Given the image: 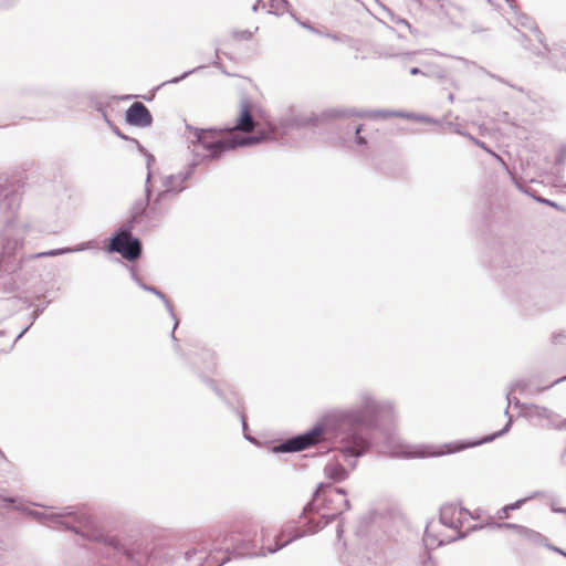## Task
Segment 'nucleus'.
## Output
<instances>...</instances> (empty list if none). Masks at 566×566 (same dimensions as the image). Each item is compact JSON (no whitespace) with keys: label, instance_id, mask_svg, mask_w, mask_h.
<instances>
[{"label":"nucleus","instance_id":"1","mask_svg":"<svg viewBox=\"0 0 566 566\" xmlns=\"http://www.w3.org/2000/svg\"><path fill=\"white\" fill-rule=\"evenodd\" d=\"M193 129V137L196 138L195 150L201 147L207 151L203 155L206 158H219L224 151L234 149L239 146H249L258 144L268 138L269 134H258L249 137H240L238 134H231L227 137L222 136V130L216 129Z\"/></svg>","mask_w":566,"mask_h":566},{"label":"nucleus","instance_id":"2","mask_svg":"<svg viewBox=\"0 0 566 566\" xmlns=\"http://www.w3.org/2000/svg\"><path fill=\"white\" fill-rule=\"evenodd\" d=\"M239 547L234 543L233 533L218 534L212 541L196 543L185 553L187 559H202L207 553H222L223 556L220 560L216 562V566L229 559L228 553L237 551Z\"/></svg>","mask_w":566,"mask_h":566},{"label":"nucleus","instance_id":"3","mask_svg":"<svg viewBox=\"0 0 566 566\" xmlns=\"http://www.w3.org/2000/svg\"><path fill=\"white\" fill-rule=\"evenodd\" d=\"M108 250L119 253L123 258L133 261L139 258L142 245L138 239L132 237L130 226H122L111 240Z\"/></svg>","mask_w":566,"mask_h":566},{"label":"nucleus","instance_id":"4","mask_svg":"<svg viewBox=\"0 0 566 566\" xmlns=\"http://www.w3.org/2000/svg\"><path fill=\"white\" fill-rule=\"evenodd\" d=\"M190 172H179L177 175H170L164 178L163 187L164 190L160 191L157 198L153 202L151 210H156L157 207L166 199L172 198L177 196L180 191L185 189V181L189 177Z\"/></svg>","mask_w":566,"mask_h":566},{"label":"nucleus","instance_id":"5","mask_svg":"<svg viewBox=\"0 0 566 566\" xmlns=\"http://www.w3.org/2000/svg\"><path fill=\"white\" fill-rule=\"evenodd\" d=\"M349 509V502L342 489H331L324 497V516L335 518Z\"/></svg>","mask_w":566,"mask_h":566},{"label":"nucleus","instance_id":"6","mask_svg":"<svg viewBox=\"0 0 566 566\" xmlns=\"http://www.w3.org/2000/svg\"><path fill=\"white\" fill-rule=\"evenodd\" d=\"M324 429L322 427H315L312 431L304 434L297 436L287 440L280 447L281 451L294 452L304 450L323 439Z\"/></svg>","mask_w":566,"mask_h":566},{"label":"nucleus","instance_id":"7","mask_svg":"<svg viewBox=\"0 0 566 566\" xmlns=\"http://www.w3.org/2000/svg\"><path fill=\"white\" fill-rule=\"evenodd\" d=\"M126 120L130 125L145 128L151 125L153 116L143 103L135 102L126 111Z\"/></svg>","mask_w":566,"mask_h":566},{"label":"nucleus","instance_id":"8","mask_svg":"<svg viewBox=\"0 0 566 566\" xmlns=\"http://www.w3.org/2000/svg\"><path fill=\"white\" fill-rule=\"evenodd\" d=\"M139 151L142 154L145 155L146 157V166H147V169H148V172H147V178H146V199L145 200H142L139 202H136L133 207V211H134V217H137L139 214H143L147 208V206L149 205V196H150V189H149V181L153 177V174H151V170H150V167L151 165L154 164L155 161V157L149 154L137 140H135Z\"/></svg>","mask_w":566,"mask_h":566},{"label":"nucleus","instance_id":"9","mask_svg":"<svg viewBox=\"0 0 566 566\" xmlns=\"http://www.w3.org/2000/svg\"><path fill=\"white\" fill-rule=\"evenodd\" d=\"M254 128V120L251 115V106L248 101H243L241 103L240 107V115L237 119V123L233 127H229L226 130L229 133V135L234 134V132H243L249 133L252 132Z\"/></svg>","mask_w":566,"mask_h":566},{"label":"nucleus","instance_id":"10","mask_svg":"<svg viewBox=\"0 0 566 566\" xmlns=\"http://www.w3.org/2000/svg\"><path fill=\"white\" fill-rule=\"evenodd\" d=\"M296 536H287L285 537V534L282 532L279 535H275L273 539H270V531L263 530L262 531V549H264L266 553H275L280 548L287 545L293 538Z\"/></svg>","mask_w":566,"mask_h":566},{"label":"nucleus","instance_id":"11","mask_svg":"<svg viewBox=\"0 0 566 566\" xmlns=\"http://www.w3.org/2000/svg\"><path fill=\"white\" fill-rule=\"evenodd\" d=\"M345 115L346 116L370 117V118H387V117H390V116L395 115V116H403V117H408V118H415V119L421 120V122H432L429 117H426V116H416V115H411V114L394 113V112H389V111H373V112H369V111H363V112L350 111V112H347Z\"/></svg>","mask_w":566,"mask_h":566},{"label":"nucleus","instance_id":"12","mask_svg":"<svg viewBox=\"0 0 566 566\" xmlns=\"http://www.w3.org/2000/svg\"><path fill=\"white\" fill-rule=\"evenodd\" d=\"M516 24L520 25L521 28H524L526 30H530L531 32H533L536 36V39L542 43L543 42V34L542 32L539 31L538 27L536 25V23L527 15L523 14V13H518L517 14V20H516Z\"/></svg>","mask_w":566,"mask_h":566},{"label":"nucleus","instance_id":"13","mask_svg":"<svg viewBox=\"0 0 566 566\" xmlns=\"http://www.w3.org/2000/svg\"><path fill=\"white\" fill-rule=\"evenodd\" d=\"M325 472L326 475L334 481H343L347 476L346 470L338 463L328 464Z\"/></svg>","mask_w":566,"mask_h":566},{"label":"nucleus","instance_id":"14","mask_svg":"<svg viewBox=\"0 0 566 566\" xmlns=\"http://www.w3.org/2000/svg\"><path fill=\"white\" fill-rule=\"evenodd\" d=\"M455 514H461V511L454 506V505H446L441 510V521L444 524H450L451 526H457L455 522L453 521V516Z\"/></svg>","mask_w":566,"mask_h":566},{"label":"nucleus","instance_id":"15","mask_svg":"<svg viewBox=\"0 0 566 566\" xmlns=\"http://www.w3.org/2000/svg\"><path fill=\"white\" fill-rule=\"evenodd\" d=\"M290 3L287 0H269V13L281 15L289 12Z\"/></svg>","mask_w":566,"mask_h":566},{"label":"nucleus","instance_id":"16","mask_svg":"<svg viewBox=\"0 0 566 566\" xmlns=\"http://www.w3.org/2000/svg\"><path fill=\"white\" fill-rule=\"evenodd\" d=\"M140 286L144 290L149 291V292L156 294L158 297H160L164 301V303H165V305H166V307H167V310L169 312V315L175 316V313L172 311V306H171L170 302L168 301V298L160 291H158L156 287L147 286V285H144L142 283H140Z\"/></svg>","mask_w":566,"mask_h":566},{"label":"nucleus","instance_id":"17","mask_svg":"<svg viewBox=\"0 0 566 566\" xmlns=\"http://www.w3.org/2000/svg\"><path fill=\"white\" fill-rule=\"evenodd\" d=\"M81 250H83V248H76V249H70V248L54 249V250H50V251L38 253L35 256L36 258L55 256V255H60V254H64V253L73 252V251H81Z\"/></svg>","mask_w":566,"mask_h":566},{"label":"nucleus","instance_id":"18","mask_svg":"<svg viewBox=\"0 0 566 566\" xmlns=\"http://www.w3.org/2000/svg\"><path fill=\"white\" fill-rule=\"evenodd\" d=\"M479 442H467V443H451V444H448L447 448V452L451 453V452H457V451H460V450H463V449H467V448H471V447H474V446H478Z\"/></svg>","mask_w":566,"mask_h":566},{"label":"nucleus","instance_id":"19","mask_svg":"<svg viewBox=\"0 0 566 566\" xmlns=\"http://www.w3.org/2000/svg\"><path fill=\"white\" fill-rule=\"evenodd\" d=\"M468 138H469L470 140H472L475 145H478L479 147L483 148L485 151H488L489 154H491L492 156H494L499 161H501L502 164H504L503 159H502L499 155H496L494 151H492L491 149H489V148L486 147V145H485L483 142H481V140L476 139V138H475V137H473L472 135H468Z\"/></svg>","mask_w":566,"mask_h":566},{"label":"nucleus","instance_id":"20","mask_svg":"<svg viewBox=\"0 0 566 566\" xmlns=\"http://www.w3.org/2000/svg\"><path fill=\"white\" fill-rule=\"evenodd\" d=\"M196 70L187 71L184 74H181L180 76H177V77L166 81L164 84H176V83L180 82L181 80L186 78L187 76H189L190 74H192Z\"/></svg>","mask_w":566,"mask_h":566},{"label":"nucleus","instance_id":"21","mask_svg":"<svg viewBox=\"0 0 566 566\" xmlns=\"http://www.w3.org/2000/svg\"><path fill=\"white\" fill-rule=\"evenodd\" d=\"M360 130H361L360 126H357L355 128L356 143L359 144V145H366L367 142H366V139L364 137L360 136Z\"/></svg>","mask_w":566,"mask_h":566},{"label":"nucleus","instance_id":"22","mask_svg":"<svg viewBox=\"0 0 566 566\" xmlns=\"http://www.w3.org/2000/svg\"><path fill=\"white\" fill-rule=\"evenodd\" d=\"M345 453L346 454H349V455H359L363 451V447L357 449V448H346L345 450Z\"/></svg>","mask_w":566,"mask_h":566},{"label":"nucleus","instance_id":"23","mask_svg":"<svg viewBox=\"0 0 566 566\" xmlns=\"http://www.w3.org/2000/svg\"><path fill=\"white\" fill-rule=\"evenodd\" d=\"M265 7H266V3H265L264 1H262V0H258V1L253 4L252 10H253L254 12H256V11H259L260 9H264Z\"/></svg>","mask_w":566,"mask_h":566},{"label":"nucleus","instance_id":"24","mask_svg":"<svg viewBox=\"0 0 566 566\" xmlns=\"http://www.w3.org/2000/svg\"><path fill=\"white\" fill-rule=\"evenodd\" d=\"M536 200H537L538 202H542V203L548 205V206H551V207L558 208V205H557L556 202H553V201H551V200H548V199H544V198H536Z\"/></svg>","mask_w":566,"mask_h":566},{"label":"nucleus","instance_id":"25","mask_svg":"<svg viewBox=\"0 0 566 566\" xmlns=\"http://www.w3.org/2000/svg\"><path fill=\"white\" fill-rule=\"evenodd\" d=\"M545 50L547 51V53L549 54L551 59L554 61L556 57H557V50L554 49V50H549L545 46Z\"/></svg>","mask_w":566,"mask_h":566},{"label":"nucleus","instance_id":"26","mask_svg":"<svg viewBox=\"0 0 566 566\" xmlns=\"http://www.w3.org/2000/svg\"><path fill=\"white\" fill-rule=\"evenodd\" d=\"M444 452L443 451H440V452H433V453H428V452H418L417 455L419 457H426V455H441L443 454Z\"/></svg>","mask_w":566,"mask_h":566},{"label":"nucleus","instance_id":"27","mask_svg":"<svg viewBox=\"0 0 566 566\" xmlns=\"http://www.w3.org/2000/svg\"><path fill=\"white\" fill-rule=\"evenodd\" d=\"M410 74L411 75H418V74H424V72L422 70H420L419 67H412L410 70Z\"/></svg>","mask_w":566,"mask_h":566},{"label":"nucleus","instance_id":"28","mask_svg":"<svg viewBox=\"0 0 566 566\" xmlns=\"http://www.w3.org/2000/svg\"><path fill=\"white\" fill-rule=\"evenodd\" d=\"M251 35H252V34H251V32H249V31H243V32H241V36H242L243 39H250V38H251Z\"/></svg>","mask_w":566,"mask_h":566},{"label":"nucleus","instance_id":"29","mask_svg":"<svg viewBox=\"0 0 566 566\" xmlns=\"http://www.w3.org/2000/svg\"><path fill=\"white\" fill-rule=\"evenodd\" d=\"M455 132H457L458 134L463 135V136H467V137H468V135H469V134H467V133H463L460 128H455Z\"/></svg>","mask_w":566,"mask_h":566},{"label":"nucleus","instance_id":"30","mask_svg":"<svg viewBox=\"0 0 566 566\" xmlns=\"http://www.w3.org/2000/svg\"><path fill=\"white\" fill-rule=\"evenodd\" d=\"M301 25L310 29L311 31H314V29L312 27L307 25V23L301 22Z\"/></svg>","mask_w":566,"mask_h":566},{"label":"nucleus","instance_id":"31","mask_svg":"<svg viewBox=\"0 0 566 566\" xmlns=\"http://www.w3.org/2000/svg\"><path fill=\"white\" fill-rule=\"evenodd\" d=\"M430 536H431V532H430V530H427L426 531V539L429 541Z\"/></svg>","mask_w":566,"mask_h":566},{"label":"nucleus","instance_id":"32","mask_svg":"<svg viewBox=\"0 0 566 566\" xmlns=\"http://www.w3.org/2000/svg\"><path fill=\"white\" fill-rule=\"evenodd\" d=\"M115 133H116L120 138H123V139H127V137H126L125 135L120 134V132L115 130Z\"/></svg>","mask_w":566,"mask_h":566},{"label":"nucleus","instance_id":"33","mask_svg":"<svg viewBox=\"0 0 566 566\" xmlns=\"http://www.w3.org/2000/svg\"><path fill=\"white\" fill-rule=\"evenodd\" d=\"M515 505L506 506L505 510H514Z\"/></svg>","mask_w":566,"mask_h":566},{"label":"nucleus","instance_id":"34","mask_svg":"<svg viewBox=\"0 0 566 566\" xmlns=\"http://www.w3.org/2000/svg\"><path fill=\"white\" fill-rule=\"evenodd\" d=\"M556 66L559 67V69H566V66L558 65L557 63H556Z\"/></svg>","mask_w":566,"mask_h":566},{"label":"nucleus","instance_id":"35","mask_svg":"<svg viewBox=\"0 0 566 566\" xmlns=\"http://www.w3.org/2000/svg\"><path fill=\"white\" fill-rule=\"evenodd\" d=\"M559 512L566 513V509L558 510Z\"/></svg>","mask_w":566,"mask_h":566}]
</instances>
